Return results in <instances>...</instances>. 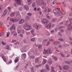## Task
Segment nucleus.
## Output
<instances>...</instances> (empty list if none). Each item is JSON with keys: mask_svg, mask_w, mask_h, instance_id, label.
Returning <instances> with one entry per match:
<instances>
[{"mask_svg": "<svg viewBox=\"0 0 72 72\" xmlns=\"http://www.w3.org/2000/svg\"><path fill=\"white\" fill-rule=\"evenodd\" d=\"M48 50H44L43 53V54H48Z\"/></svg>", "mask_w": 72, "mask_h": 72, "instance_id": "25", "label": "nucleus"}, {"mask_svg": "<svg viewBox=\"0 0 72 72\" xmlns=\"http://www.w3.org/2000/svg\"><path fill=\"white\" fill-rule=\"evenodd\" d=\"M50 41H51V42H53V41H54V40H53L51 39H50Z\"/></svg>", "mask_w": 72, "mask_h": 72, "instance_id": "47", "label": "nucleus"}, {"mask_svg": "<svg viewBox=\"0 0 72 72\" xmlns=\"http://www.w3.org/2000/svg\"><path fill=\"white\" fill-rule=\"evenodd\" d=\"M62 46L61 45H59L58 46V48H62Z\"/></svg>", "mask_w": 72, "mask_h": 72, "instance_id": "57", "label": "nucleus"}, {"mask_svg": "<svg viewBox=\"0 0 72 72\" xmlns=\"http://www.w3.org/2000/svg\"><path fill=\"white\" fill-rule=\"evenodd\" d=\"M64 63L66 64H71V62L69 61H67L66 60L64 61Z\"/></svg>", "mask_w": 72, "mask_h": 72, "instance_id": "17", "label": "nucleus"}, {"mask_svg": "<svg viewBox=\"0 0 72 72\" xmlns=\"http://www.w3.org/2000/svg\"><path fill=\"white\" fill-rule=\"evenodd\" d=\"M47 10H48V12H50V10H51V9L50 8H48Z\"/></svg>", "mask_w": 72, "mask_h": 72, "instance_id": "53", "label": "nucleus"}, {"mask_svg": "<svg viewBox=\"0 0 72 72\" xmlns=\"http://www.w3.org/2000/svg\"><path fill=\"white\" fill-rule=\"evenodd\" d=\"M59 68L60 69V70H63V69L62 68L61 66L59 65Z\"/></svg>", "mask_w": 72, "mask_h": 72, "instance_id": "36", "label": "nucleus"}, {"mask_svg": "<svg viewBox=\"0 0 72 72\" xmlns=\"http://www.w3.org/2000/svg\"><path fill=\"white\" fill-rule=\"evenodd\" d=\"M12 62V60H10V61L8 62V63L10 64Z\"/></svg>", "mask_w": 72, "mask_h": 72, "instance_id": "58", "label": "nucleus"}, {"mask_svg": "<svg viewBox=\"0 0 72 72\" xmlns=\"http://www.w3.org/2000/svg\"><path fill=\"white\" fill-rule=\"evenodd\" d=\"M22 55L23 56L24 58H25L26 57V54L25 53L22 54Z\"/></svg>", "mask_w": 72, "mask_h": 72, "instance_id": "31", "label": "nucleus"}, {"mask_svg": "<svg viewBox=\"0 0 72 72\" xmlns=\"http://www.w3.org/2000/svg\"><path fill=\"white\" fill-rule=\"evenodd\" d=\"M4 35V33L3 32H0V36H1Z\"/></svg>", "mask_w": 72, "mask_h": 72, "instance_id": "33", "label": "nucleus"}, {"mask_svg": "<svg viewBox=\"0 0 72 72\" xmlns=\"http://www.w3.org/2000/svg\"><path fill=\"white\" fill-rule=\"evenodd\" d=\"M30 40L31 41H33L34 42L35 41V39L34 38H32Z\"/></svg>", "mask_w": 72, "mask_h": 72, "instance_id": "38", "label": "nucleus"}, {"mask_svg": "<svg viewBox=\"0 0 72 72\" xmlns=\"http://www.w3.org/2000/svg\"><path fill=\"white\" fill-rule=\"evenodd\" d=\"M57 10H53V13L55 14V15L56 17H59V16H63V14L62 12H60V8H57Z\"/></svg>", "mask_w": 72, "mask_h": 72, "instance_id": "1", "label": "nucleus"}, {"mask_svg": "<svg viewBox=\"0 0 72 72\" xmlns=\"http://www.w3.org/2000/svg\"><path fill=\"white\" fill-rule=\"evenodd\" d=\"M48 52L50 54H51L52 52L51 51V49H49L48 51Z\"/></svg>", "mask_w": 72, "mask_h": 72, "instance_id": "46", "label": "nucleus"}, {"mask_svg": "<svg viewBox=\"0 0 72 72\" xmlns=\"http://www.w3.org/2000/svg\"><path fill=\"white\" fill-rule=\"evenodd\" d=\"M50 44V42L49 41H48V42H47V44L46 45L47 46H48V45H49V44Z\"/></svg>", "mask_w": 72, "mask_h": 72, "instance_id": "52", "label": "nucleus"}, {"mask_svg": "<svg viewBox=\"0 0 72 72\" xmlns=\"http://www.w3.org/2000/svg\"><path fill=\"white\" fill-rule=\"evenodd\" d=\"M24 20L22 19L20 20V21L19 22V24H22V23H24Z\"/></svg>", "mask_w": 72, "mask_h": 72, "instance_id": "15", "label": "nucleus"}, {"mask_svg": "<svg viewBox=\"0 0 72 72\" xmlns=\"http://www.w3.org/2000/svg\"><path fill=\"white\" fill-rule=\"evenodd\" d=\"M19 61V60H18V58H16L15 60V62L16 63H17V62H18Z\"/></svg>", "mask_w": 72, "mask_h": 72, "instance_id": "29", "label": "nucleus"}, {"mask_svg": "<svg viewBox=\"0 0 72 72\" xmlns=\"http://www.w3.org/2000/svg\"><path fill=\"white\" fill-rule=\"evenodd\" d=\"M10 15L11 17H13V16L14 15V13H12L10 14Z\"/></svg>", "mask_w": 72, "mask_h": 72, "instance_id": "45", "label": "nucleus"}, {"mask_svg": "<svg viewBox=\"0 0 72 72\" xmlns=\"http://www.w3.org/2000/svg\"><path fill=\"white\" fill-rule=\"evenodd\" d=\"M60 54H61V56L62 57H65V56L63 54L61 53H60Z\"/></svg>", "mask_w": 72, "mask_h": 72, "instance_id": "39", "label": "nucleus"}, {"mask_svg": "<svg viewBox=\"0 0 72 72\" xmlns=\"http://www.w3.org/2000/svg\"><path fill=\"white\" fill-rule=\"evenodd\" d=\"M60 28H64V27L63 26H60L58 27V30H60Z\"/></svg>", "mask_w": 72, "mask_h": 72, "instance_id": "41", "label": "nucleus"}, {"mask_svg": "<svg viewBox=\"0 0 72 72\" xmlns=\"http://www.w3.org/2000/svg\"><path fill=\"white\" fill-rule=\"evenodd\" d=\"M57 18H55V19L53 18L52 19V21L53 22H55V20L57 21Z\"/></svg>", "mask_w": 72, "mask_h": 72, "instance_id": "28", "label": "nucleus"}, {"mask_svg": "<svg viewBox=\"0 0 72 72\" xmlns=\"http://www.w3.org/2000/svg\"><path fill=\"white\" fill-rule=\"evenodd\" d=\"M10 35V33H9V32H8L6 35V37H9V36Z\"/></svg>", "mask_w": 72, "mask_h": 72, "instance_id": "37", "label": "nucleus"}, {"mask_svg": "<svg viewBox=\"0 0 72 72\" xmlns=\"http://www.w3.org/2000/svg\"><path fill=\"white\" fill-rule=\"evenodd\" d=\"M51 23H49L48 24L46 27L47 28H48L49 30H50L51 29Z\"/></svg>", "mask_w": 72, "mask_h": 72, "instance_id": "12", "label": "nucleus"}, {"mask_svg": "<svg viewBox=\"0 0 72 72\" xmlns=\"http://www.w3.org/2000/svg\"><path fill=\"white\" fill-rule=\"evenodd\" d=\"M55 3H56V1H55V0H53V2H52L53 5H54Z\"/></svg>", "mask_w": 72, "mask_h": 72, "instance_id": "35", "label": "nucleus"}, {"mask_svg": "<svg viewBox=\"0 0 72 72\" xmlns=\"http://www.w3.org/2000/svg\"><path fill=\"white\" fill-rule=\"evenodd\" d=\"M26 35H30V34H31V33H30V32H26Z\"/></svg>", "mask_w": 72, "mask_h": 72, "instance_id": "42", "label": "nucleus"}, {"mask_svg": "<svg viewBox=\"0 0 72 72\" xmlns=\"http://www.w3.org/2000/svg\"><path fill=\"white\" fill-rule=\"evenodd\" d=\"M48 62L50 64H51L52 63V61H51V58H50V59L48 60Z\"/></svg>", "mask_w": 72, "mask_h": 72, "instance_id": "18", "label": "nucleus"}, {"mask_svg": "<svg viewBox=\"0 0 72 72\" xmlns=\"http://www.w3.org/2000/svg\"><path fill=\"white\" fill-rule=\"evenodd\" d=\"M1 57L2 58H3V60L5 62H6V59L5 58V57L4 56V55L3 54L1 55Z\"/></svg>", "mask_w": 72, "mask_h": 72, "instance_id": "16", "label": "nucleus"}, {"mask_svg": "<svg viewBox=\"0 0 72 72\" xmlns=\"http://www.w3.org/2000/svg\"><path fill=\"white\" fill-rule=\"evenodd\" d=\"M42 23L43 24H48L49 21L45 19H44L42 21Z\"/></svg>", "mask_w": 72, "mask_h": 72, "instance_id": "7", "label": "nucleus"}, {"mask_svg": "<svg viewBox=\"0 0 72 72\" xmlns=\"http://www.w3.org/2000/svg\"><path fill=\"white\" fill-rule=\"evenodd\" d=\"M23 27L24 28V29L27 31L32 29V26L28 25L27 24H25L23 26Z\"/></svg>", "mask_w": 72, "mask_h": 72, "instance_id": "2", "label": "nucleus"}, {"mask_svg": "<svg viewBox=\"0 0 72 72\" xmlns=\"http://www.w3.org/2000/svg\"><path fill=\"white\" fill-rule=\"evenodd\" d=\"M16 42V40H13L11 42Z\"/></svg>", "mask_w": 72, "mask_h": 72, "instance_id": "49", "label": "nucleus"}, {"mask_svg": "<svg viewBox=\"0 0 72 72\" xmlns=\"http://www.w3.org/2000/svg\"><path fill=\"white\" fill-rule=\"evenodd\" d=\"M45 66V67H46V69H47V70H50L49 66V65H48L47 64H46Z\"/></svg>", "mask_w": 72, "mask_h": 72, "instance_id": "19", "label": "nucleus"}, {"mask_svg": "<svg viewBox=\"0 0 72 72\" xmlns=\"http://www.w3.org/2000/svg\"><path fill=\"white\" fill-rule=\"evenodd\" d=\"M58 28H56L55 29V31H58Z\"/></svg>", "mask_w": 72, "mask_h": 72, "instance_id": "61", "label": "nucleus"}, {"mask_svg": "<svg viewBox=\"0 0 72 72\" xmlns=\"http://www.w3.org/2000/svg\"><path fill=\"white\" fill-rule=\"evenodd\" d=\"M27 1L28 3H31V0H27Z\"/></svg>", "mask_w": 72, "mask_h": 72, "instance_id": "56", "label": "nucleus"}, {"mask_svg": "<svg viewBox=\"0 0 72 72\" xmlns=\"http://www.w3.org/2000/svg\"><path fill=\"white\" fill-rule=\"evenodd\" d=\"M37 46H38V49H41V48H42V47L41 46V45L40 44H39L37 45Z\"/></svg>", "mask_w": 72, "mask_h": 72, "instance_id": "27", "label": "nucleus"}, {"mask_svg": "<svg viewBox=\"0 0 72 72\" xmlns=\"http://www.w3.org/2000/svg\"><path fill=\"white\" fill-rule=\"evenodd\" d=\"M68 20H67L66 21H65L64 22L65 23H68Z\"/></svg>", "mask_w": 72, "mask_h": 72, "instance_id": "63", "label": "nucleus"}, {"mask_svg": "<svg viewBox=\"0 0 72 72\" xmlns=\"http://www.w3.org/2000/svg\"><path fill=\"white\" fill-rule=\"evenodd\" d=\"M40 72H47V70H46L45 69H42L40 71Z\"/></svg>", "mask_w": 72, "mask_h": 72, "instance_id": "30", "label": "nucleus"}, {"mask_svg": "<svg viewBox=\"0 0 72 72\" xmlns=\"http://www.w3.org/2000/svg\"><path fill=\"white\" fill-rule=\"evenodd\" d=\"M24 9H25L27 11H28V10H29V8H28V6L27 5H24Z\"/></svg>", "mask_w": 72, "mask_h": 72, "instance_id": "14", "label": "nucleus"}, {"mask_svg": "<svg viewBox=\"0 0 72 72\" xmlns=\"http://www.w3.org/2000/svg\"><path fill=\"white\" fill-rule=\"evenodd\" d=\"M68 30H72V24L71 22H70V24L68 25Z\"/></svg>", "mask_w": 72, "mask_h": 72, "instance_id": "8", "label": "nucleus"}, {"mask_svg": "<svg viewBox=\"0 0 72 72\" xmlns=\"http://www.w3.org/2000/svg\"><path fill=\"white\" fill-rule=\"evenodd\" d=\"M15 24H12V26L10 27V31H12V30H15Z\"/></svg>", "mask_w": 72, "mask_h": 72, "instance_id": "10", "label": "nucleus"}, {"mask_svg": "<svg viewBox=\"0 0 72 72\" xmlns=\"http://www.w3.org/2000/svg\"><path fill=\"white\" fill-rule=\"evenodd\" d=\"M36 3L34 2L32 4V6L33 8H35L36 6Z\"/></svg>", "mask_w": 72, "mask_h": 72, "instance_id": "22", "label": "nucleus"}, {"mask_svg": "<svg viewBox=\"0 0 72 72\" xmlns=\"http://www.w3.org/2000/svg\"><path fill=\"white\" fill-rule=\"evenodd\" d=\"M37 11H40V10H41V9H40V8H38L37 9Z\"/></svg>", "mask_w": 72, "mask_h": 72, "instance_id": "55", "label": "nucleus"}, {"mask_svg": "<svg viewBox=\"0 0 72 72\" xmlns=\"http://www.w3.org/2000/svg\"><path fill=\"white\" fill-rule=\"evenodd\" d=\"M15 2L14 3V5L15 6H17L18 5H20L21 4V0H15Z\"/></svg>", "mask_w": 72, "mask_h": 72, "instance_id": "4", "label": "nucleus"}, {"mask_svg": "<svg viewBox=\"0 0 72 72\" xmlns=\"http://www.w3.org/2000/svg\"><path fill=\"white\" fill-rule=\"evenodd\" d=\"M39 14H40V15H41L42 14V12L41 11H39Z\"/></svg>", "mask_w": 72, "mask_h": 72, "instance_id": "59", "label": "nucleus"}, {"mask_svg": "<svg viewBox=\"0 0 72 72\" xmlns=\"http://www.w3.org/2000/svg\"><path fill=\"white\" fill-rule=\"evenodd\" d=\"M37 9V8H36L35 7L34 8V11H36Z\"/></svg>", "mask_w": 72, "mask_h": 72, "instance_id": "62", "label": "nucleus"}, {"mask_svg": "<svg viewBox=\"0 0 72 72\" xmlns=\"http://www.w3.org/2000/svg\"><path fill=\"white\" fill-rule=\"evenodd\" d=\"M39 58L38 57H37L35 59V62L36 63H38L39 62Z\"/></svg>", "mask_w": 72, "mask_h": 72, "instance_id": "23", "label": "nucleus"}, {"mask_svg": "<svg viewBox=\"0 0 72 72\" xmlns=\"http://www.w3.org/2000/svg\"><path fill=\"white\" fill-rule=\"evenodd\" d=\"M31 32L32 33H33V32H34V30H31Z\"/></svg>", "mask_w": 72, "mask_h": 72, "instance_id": "54", "label": "nucleus"}, {"mask_svg": "<svg viewBox=\"0 0 72 72\" xmlns=\"http://www.w3.org/2000/svg\"><path fill=\"white\" fill-rule=\"evenodd\" d=\"M51 71L52 72H55V71H54V69L55 68H54V67H51Z\"/></svg>", "mask_w": 72, "mask_h": 72, "instance_id": "24", "label": "nucleus"}, {"mask_svg": "<svg viewBox=\"0 0 72 72\" xmlns=\"http://www.w3.org/2000/svg\"><path fill=\"white\" fill-rule=\"evenodd\" d=\"M26 20L29 21L30 20V17L27 16L25 17Z\"/></svg>", "mask_w": 72, "mask_h": 72, "instance_id": "26", "label": "nucleus"}, {"mask_svg": "<svg viewBox=\"0 0 72 72\" xmlns=\"http://www.w3.org/2000/svg\"><path fill=\"white\" fill-rule=\"evenodd\" d=\"M55 32L54 30H52L50 31V33H54Z\"/></svg>", "mask_w": 72, "mask_h": 72, "instance_id": "43", "label": "nucleus"}, {"mask_svg": "<svg viewBox=\"0 0 72 72\" xmlns=\"http://www.w3.org/2000/svg\"><path fill=\"white\" fill-rule=\"evenodd\" d=\"M48 41V39H45L43 40V42H46Z\"/></svg>", "mask_w": 72, "mask_h": 72, "instance_id": "60", "label": "nucleus"}, {"mask_svg": "<svg viewBox=\"0 0 72 72\" xmlns=\"http://www.w3.org/2000/svg\"><path fill=\"white\" fill-rule=\"evenodd\" d=\"M58 35H59L60 36H62V35L60 34V32H59L58 33Z\"/></svg>", "mask_w": 72, "mask_h": 72, "instance_id": "50", "label": "nucleus"}, {"mask_svg": "<svg viewBox=\"0 0 72 72\" xmlns=\"http://www.w3.org/2000/svg\"><path fill=\"white\" fill-rule=\"evenodd\" d=\"M27 14H28V15L29 16H31V15H32V14L29 12V13H28Z\"/></svg>", "mask_w": 72, "mask_h": 72, "instance_id": "44", "label": "nucleus"}, {"mask_svg": "<svg viewBox=\"0 0 72 72\" xmlns=\"http://www.w3.org/2000/svg\"><path fill=\"white\" fill-rule=\"evenodd\" d=\"M17 32L18 33H21V32L23 33H24V30L22 29V28H21V27L20 28H18L17 29Z\"/></svg>", "mask_w": 72, "mask_h": 72, "instance_id": "5", "label": "nucleus"}, {"mask_svg": "<svg viewBox=\"0 0 72 72\" xmlns=\"http://www.w3.org/2000/svg\"><path fill=\"white\" fill-rule=\"evenodd\" d=\"M10 21L12 22L13 23H14V22H17L18 21L17 20V19H10Z\"/></svg>", "mask_w": 72, "mask_h": 72, "instance_id": "13", "label": "nucleus"}, {"mask_svg": "<svg viewBox=\"0 0 72 72\" xmlns=\"http://www.w3.org/2000/svg\"><path fill=\"white\" fill-rule=\"evenodd\" d=\"M39 4L40 6H41L42 5H44L45 4V3L44 0H41V1L40 0L39 1Z\"/></svg>", "mask_w": 72, "mask_h": 72, "instance_id": "6", "label": "nucleus"}, {"mask_svg": "<svg viewBox=\"0 0 72 72\" xmlns=\"http://www.w3.org/2000/svg\"><path fill=\"white\" fill-rule=\"evenodd\" d=\"M69 66H62V68L64 70H67V69H69Z\"/></svg>", "mask_w": 72, "mask_h": 72, "instance_id": "9", "label": "nucleus"}, {"mask_svg": "<svg viewBox=\"0 0 72 72\" xmlns=\"http://www.w3.org/2000/svg\"><path fill=\"white\" fill-rule=\"evenodd\" d=\"M47 62L46 60L44 59L42 62L43 65H44Z\"/></svg>", "mask_w": 72, "mask_h": 72, "instance_id": "21", "label": "nucleus"}, {"mask_svg": "<svg viewBox=\"0 0 72 72\" xmlns=\"http://www.w3.org/2000/svg\"><path fill=\"white\" fill-rule=\"evenodd\" d=\"M1 43L2 45H6V43L4 42L3 41H2Z\"/></svg>", "mask_w": 72, "mask_h": 72, "instance_id": "34", "label": "nucleus"}, {"mask_svg": "<svg viewBox=\"0 0 72 72\" xmlns=\"http://www.w3.org/2000/svg\"><path fill=\"white\" fill-rule=\"evenodd\" d=\"M33 27L36 30H38L40 29V27H41V25L37 23L34 24L33 25Z\"/></svg>", "mask_w": 72, "mask_h": 72, "instance_id": "3", "label": "nucleus"}, {"mask_svg": "<svg viewBox=\"0 0 72 72\" xmlns=\"http://www.w3.org/2000/svg\"><path fill=\"white\" fill-rule=\"evenodd\" d=\"M33 69V67L32 68H31V70L32 72H33L34 71Z\"/></svg>", "mask_w": 72, "mask_h": 72, "instance_id": "48", "label": "nucleus"}, {"mask_svg": "<svg viewBox=\"0 0 72 72\" xmlns=\"http://www.w3.org/2000/svg\"><path fill=\"white\" fill-rule=\"evenodd\" d=\"M9 46L8 45H6V48L7 49H8V50H10V48H9Z\"/></svg>", "mask_w": 72, "mask_h": 72, "instance_id": "32", "label": "nucleus"}, {"mask_svg": "<svg viewBox=\"0 0 72 72\" xmlns=\"http://www.w3.org/2000/svg\"><path fill=\"white\" fill-rule=\"evenodd\" d=\"M52 57L55 60H56V61H57V60H58V58L57 57H56L53 56H52Z\"/></svg>", "mask_w": 72, "mask_h": 72, "instance_id": "20", "label": "nucleus"}, {"mask_svg": "<svg viewBox=\"0 0 72 72\" xmlns=\"http://www.w3.org/2000/svg\"><path fill=\"white\" fill-rule=\"evenodd\" d=\"M19 9L20 11H21L23 9V8L22 7H20L19 8Z\"/></svg>", "mask_w": 72, "mask_h": 72, "instance_id": "40", "label": "nucleus"}, {"mask_svg": "<svg viewBox=\"0 0 72 72\" xmlns=\"http://www.w3.org/2000/svg\"><path fill=\"white\" fill-rule=\"evenodd\" d=\"M30 57L31 58H35V56H30Z\"/></svg>", "mask_w": 72, "mask_h": 72, "instance_id": "51", "label": "nucleus"}, {"mask_svg": "<svg viewBox=\"0 0 72 72\" xmlns=\"http://www.w3.org/2000/svg\"><path fill=\"white\" fill-rule=\"evenodd\" d=\"M8 13V11L7 10H4V12L3 14V15H2V17H4Z\"/></svg>", "mask_w": 72, "mask_h": 72, "instance_id": "11", "label": "nucleus"}, {"mask_svg": "<svg viewBox=\"0 0 72 72\" xmlns=\"http://www.w3.org/2000/svg\"><path fill=\"white\" fill-rule=\"evenodd\" d=\"M48 10H47V8H46L44 9V12H47Z\"/></svg>", "mask_w": 72, "mask_h": 72, "instance_id": "64", "label": "nucleus"}]
</instances>
